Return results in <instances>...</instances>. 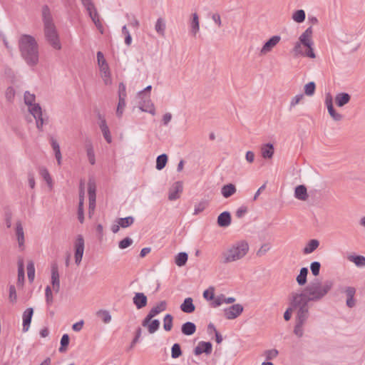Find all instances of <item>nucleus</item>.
<instances>
[{
  "label": "nucleus",
  "mask_w": 365,
  "mask_h": 365,
  "mask_svg": "<svg viewBox=\"0 0 365 365\" xmlns=\"http://www.w3.org/2000/svg\"><path fill=\"white\" fill-rule=\"evenodd\" d=\"M333 282L327 280L321 282L316 279L311 282L301 292H295L297 296H302L305 302H318L323 299L333 287Z\"/></svg>",
  "instance_id": "nucleus-1"
},
{
  "label": "nucleus",
  "mask_w": 365,
  "mask_h": 365,
  "mask_svg": "<svg viewBox=\"0 0 365 365\" xmlns=\"http://www.w3.org/2000/svg\"><path fill=\"white\" fill-rule=\"evenodd\" d=\"M21 56L30 66L38 64L39 59L38 45L32 36L22 35L19 42Z\"/></svg>",
  "instance_id": "nucleus-2"
},
{
  "label": "nucleus",
  "mask_w": 365,
  "mask_h": 365,
  "mask_svg": "<svg viewBox=\"0 0 365 365\" xmlns=\"http://www.w3.org/2000/svg\"><path fill=\"white\" fill-rule=\"evenodd\" d=\"M41 16L43 24L44 36L46 41L53 48L60 50L61 48V44L59 36L53 22L51 10L47 5L42 6Z\"/></svg>",
  "instance_id": "nucleus-3"
},
{
  "label": "nucleus",
  "mask_w": 365,
  "mask_h": 365,
  "mask_svg": "<svg viewBox=\"0 0 365 365\" xmlns=\"http://www.w3.org/2000/svg\"><path fill=\"white\" fill-rule=\"evenodd\" d=\"M249 250L250 246L247 241L235 242L221 253L220 261L225 264L239 261L247 255Z\"/></svg>",
  "instance_id": "nucleus-4"
},
{
  "label": "nucleus",
  "mask_w": 365,
  "mask_h": 365,
  "mask_svg": "<svg viewBox=\"0 0 365 365\" xmlns=\"http://www.w3.org/2000/svg\"><path fill=\"white\" fill-rule=\"evenodd\" d=\"M313 29L312 26L308 27L299 37L292 49L295 56L299 55L314 58L316 57L313 49L314 41L312 38Z\"/></svg>",
  "instance_id": "nucleus-5"
},
{
  "label": "nucleus",
  "mask_w": 365,
  "mask_h": 365,
  "mask_svg": "<svg viewBox=\"0 0 365 365\" xmlns=\"http://www.w3.org/2000/svg\"><path fill=\"white\" fill-rule=\"evenodd\" d=\"M289 301L292 308L297 310L295 322L305 324L309 316L308 303L302 296H297L295 292L290 294Z\"/></svg>",
  "instance_id": "nucleus-6"
},
{
  "label": "nucleus",
  "mask_w": 365,
  "mask_h": 365,
  "mask_svg": "<svg viewBox=\"0 0 365 365\" xmlns=\"http://www.w3.org/2000/svg\"><path fill=\"white\" fill-rule=\"evenodd\" d=\"M36 96L34 94L29 91L24 93V103L29 106V111L36 120V128L41 131L43 130V124L47 121L43 117L41 107L38 103H35Z\"/></svg>",
  "instance_id": "nucleus-7"
},
{
  "label": "nucleus",
  "mask_w": 365,
  "mask_h": 365,
  "mask_svg": "<svg viewBox=\"0 0 365 365\" xmlns=\"http://www.w3.org/2000/svg\"><path fill=\"white\" fill-rule=\"evenodd\" d=\"M75 263L79 265L84 253L85 242L81 235H78L73 242Z\"/></svg>",
  "instance_id": "nucleus-8"
},
{
  "label": "nucleus",
  "mask_w": 365,
  "mask_h": 365,
  "mask_svg": "<svg viewBox=\"0 0 365 365\" xmlns=\"http://www.w3.org/2000/svg\"><path fill=\"white\" fill-rule=\"evenodd\" d=\"M166 308L167 302L165 301H161L160 303H158L156 306H155L150 309L148 315L143 319L142 325L145 327L148 323H149L154 317H155L160 312L165 311Z\"/></svg>",
  "instance_id": "nucleus-9"
},
{
  "label": "nucleus",
  "mask_w": 365,
  "mask_h": 365,
  "mask_svg": "<svg viewBox=\"0 0 365 365\" xmlns=\"http://www.w3.org/2000/svg\"><path fill=\"white\" fill-rule=\"evenodd\" d=\"M243 306L240 304H233L223 310L226 319L232 320L237 318L243 312Z\"/></svg>",
  "instance_id": "nucleus-10"
},
{
  "label": "nucleus",
  "mask_w": 365,
  "mask_h": 365,
  "mask_svg": "<svg viewBox=\"0 0 365 365\" xmlns=\"http://www.w3.org/2000/svg\"><path fill=\"white\" fill-rule=\"evenodd\" d=\"M15 237L18 243L19 250L24 251L25 249V235L21 222L18 220L16 222Z\"/></svg>",
  "instance_id": "nucleus-11"
},
{
  "label": "nucleus",
  "mask_w": 365,
  "mask_h": 365,
  "mask_svg": "<svg viewBox=\"0 0 365 365\" xmlns=\"http://www.w3.org/2000/svg\"><path fill=\"white\" fill-rule=\"evenodd\" d=\"M325 105L327 108L329 114L334 120L340 121L343 119V115L335 110L333 106L332 96L330 93H327L326 95Z\"/></svg>",
  "instance_id": "nucleus-12"
},
{
  "label": "nucleus",
  "mask_w": 365,
  "mask_h": 365,
  "mask_svg": "<svg viewBox=\"0 0 365 365\" xmlns=\"http://www.w3.org/2000/svg\"><path fill=\"white\" fill-rule=\"evenodd\" d=\"M281 37L279 36H273L264 43L260 50V54L264 56L271 52L272 49L279 43Z\"/></svg>",
  "instance_id": "nucleus-13"
},
{
  "label": "nucleus",
  "mask_w": 365,
  "mask_h": 365,
  "mask_svg": "<svg viewBox=\"0 0 365 365\" xmlns=\"http://www.w3.org/2000/svg\"><path fill=\"white\" fill-rule=\"evenodd\" d=\"M51 284L53 290L57 293L60 289V280L58 266L53 264L51 266Z\"/></svg>",
  "instance_id": "nucleus-14"
},
{
  "label": "nucleus",
  "mask_w": 365,
  "mask_h": 365,
  "mask_svg": "<svg viewBox=\"0 0 365 365\" xmlns=\"http://www.w3.org/2000/svg\"><path fill=\"white\" fill-rule=\"evenodd\" d=\"M212 346L210 342L200 341L194 349L195 355H200L202 353L210 354L212 352Z\"/></svg>",
  "instance_id": "nucleus-15"
},
{
  "label": "nucleus",
  "mask_w": 365,
  "mask_h": 365,
  "mask_svg": "<svg viewBox=\"0 0 365 365\" xmlns=\"http://www.w3.org/2000/svg\"><path fill=\"white\" fill-rule=\"evenodd\" d=\"M34 314V309L31 307L27 308L23 313V331L29 330Z\"/></svg>",
  "instance_id": "nucleus-16"
},
{
  "label": "nucleus",
  "mask_w": 365,
  "mask_h": 365,
  "mask_svg": "<svg viewBox=\"0 0 365 365\" xmlns=\"http://www.w3.org/2000/svg\"><path fill=\"white\" fill-rule=\"evenodd\" d=\"M133 301L137 309H140L147 305L148 299L143 293L138 292L135 294Z\"/></svg>",
  "instance_id": "nucleus-17"
},
{
  "label": "nucleus",
  "mask_w": 365,
  "mask_h": 365,
  "mask_svg": "<svg viewBox=\"0 0 365 365\" xmlns=\"http://www.w3.org/2000/svg\"><path fill=\"white\" fill-rule=\"evenodd\" d=\"M99 118L101 120L100 123H99V127L103 133V135L105 140L107 141V143H110L112 142V138H111V135H110L109 128L107 125L106 121L105 118H102L101 115H99Z\"/></svg>",
  "instance_id": "nucleus-18"
},
{
  "label": "nucleus",
  "mask_w": 365,
  "mask_h": 365,
  "mask_svg": "<svg viewBox=\"0 0 365 365\" xmlns=\"http://www.w3.org/2000/svg\"><path fill=\"white\" fill-rule=\"evenodd\" d=\"M190 34L192 36H195L200 31V21L197 13L192 14V19L190 21Z\"/></svg>",
  "instance_id": "nucleus-19"
},
{
  "label": "nucleus",
  "mask_w": 365,
  "mask_h": 365,
  "mask_svg": "<svg viewBox=\"0 0 365 365\" xmlns=\"http://www.w3.org/2000/svg\"><path fill=\"white\" fill-rule=\"evenodd\" d=\"M139 108L142 111L149 113L153 115L155 114V108L150 99V96L145 97L143 103H140Z\"/></svg>",
  "instance_id": "nucleus-20"
},
{
  "label": "nucleus",
  "mask_w": 365,
  "mask_h": 365,
  "mask_svg": "<svg viewBox=\"0 0 365 365\" xmlns=\"http://www.w3.org/2000/svg\"><path fill=\"white\" fill-rule=\"evenodd\" d=\"M344 292L347 297L346 302V306L349 308L354 307L356 304V302L354 298L356 293V289L353 287H348L345 289Z\"/></svg>",
  "instance_id": "nucleus-21"
},
{
  "label": "nucleus",
  "mask_w": 365,
  "mask_h": 365,
  "mask_svg": "<svg viewBox=\"0 0 365 365\" xmlns=\"http://www.w3.org/2000/svg\"><path fill=\"white\" fill-rule=\"evenodd\" d=\"M262 157L264 159H271L274 153V148L272 144L266 143L261 146L260 148Z\"/></svg>",
  "instance_id": "nucleus-22"
},
{
  "label": "nucleus",
  "mask_w": 365,
  "mask_h": 365,
  "mask_svg": "<svg viewBox=\"0 0 365 365\" xmlns=\"http://www.w3.org/2000/svg\"><path fill=\"white\" fill-rule=\"evenodd\" d=\"M351 100V96L347 93H339L335 96V103L339 107H343Z\"/></svg>",
  "instance_id": "nucleus-23"
},
{
  "label": "nucleus",
  "mask_w": 365,
  "mask_h": 365,
  "mask_svg": "<svg viewBox=\"0 0 365 365\" xmlns=\"http://www.w3.org/2000/svg\"><path fill=\"white\" fill-rule=\"evenodd\" d=\"M231 223V215L229 212H222L217 217V224L220 227H226Z\"/></svg>",
  "instance_id": "nucleus-24"
},
{
  "label": "nucleus",
  "mask_w": 365,
  "mask_h": 365,
  "mask_svg": "<svg viewBox=\"0 0 365 365\" xmlns=\"http://www.w3.org/2000/svg\"><path fill=\"white\" fill-rule=\"evenodd\" d=\"M50 142L51 147L53 150L57 163L58 165H61L62 163V155L61 153L60 145L57 140L53 138H51Z\"/></svg>",
  "instance_id": "nucleus-25"
},
{
  "label": "nucleus",
  "mask_w": 365,
  "mask_h": 365,
  "mask_svg": "<svg viewBox=\"0 0 365 365\" xmlns=\"http://www.w3.org/2000/svg\"><path fill=\"white\" fill-rule=\"evenodd\" d=\"M180 309L185 313H192L195 309L192 299L191 297L186 298L180 305Z\"/></svg>",
  "instance_id": "nucleus-26"
},
{
  "label": "nucleus",
  "mask_w": 365,
  "mask_h": 365,
  "mask_svg": "<svg viewBox=\"0 0 365 365\" xmlns=\"http://www.w3.org/2000/svg\"><path fill=\"white\" fill-rule=\"evenodd\" d=\"M319 246V241L316 239L311 240L308 242L306 246L303 249V253L304 255H309L316 250Z\"/></svg>",
  "instance_id": "nucleus-27"
},
{
  "label": "nucleus",
  "mask_w": 365,
  "mask_h": 365,
  "mask_svg": "<svg viewBox=\"0 0 365 365\" xmlns=\"http://www.w3.org/2000/svg\"><path fill=\"white\" fill-rule=\"evenodd\" d=\"M237 191L236 187L233 184H227L222 186L221 188V193L225 198H228L234 195Z\"/></svg>",
  "instance_id": "nucleus-28"
},
{
  "label": "nucleus",
  "mask_w": 365,
  "mask_h": 365,
  "mask_svg": "<svg viewBox=\"0 0 365 365\" xmlns=\"http://www.w3.org/2000/svg\"><path fill=\"white\" fill-rule=\"evenodd\" d=\"M100 71L104 83L106 85H110L112 83V79L108 65H104L103 67L100 68Z\"/></svg>",
  "instance_id": "nucleus-29"
},
{
  "label": "nucleus",
  "mask_w": 365,
  "mask_h": 365,
  "mask_svg": "<svg viewBox=\"0 0 365 365\" xmlns=\"http://www.w3.org/2000/svg\"><path fill=\"white\" fill-rule=\"evenodd\" d=\"M181 331L185 335H192L196 331V326L193 322H187L182 325Z\"/></svg>",
  "instance_id": "nucleus-30"
},
{
  "label": "nucleus",
  "mask_w": 365,
  "mask_h": 365,
  "mask_svg": "<svg viewBox=\"0 0 365 365\" xmlns=\"http://www.w3.org/2000/svg\"><path fill=\"white\" fill-rule=\"evenodd\" d=\"M294 195L300 200H306L308 197L306 187L302 185L296 187Z\"/></svg>",
  "instance_id": "nucleus-31"
},
{
  "label": "nucleus",
  "mask_w": 365,
  "mask_h": 365,
  "mask_svg": "<svg viewBox=\"0 0 365 365\" xmlns=\"http://www.w3.org/2000/svg\"><path fill=\"white\" fill-rule=\"evenodd\" d=\"M165 21L163 18H158L155 22V30L162 37L165 36Z\"/></svg>",
  "instance_id": "nucleus-32"
},
{
  "label": "nucleus",
  "mask_w": 365,
  "mask_h": 365,
  "mask_svg": "<svg viewBox=\"0 0 365 365\" xmlns=\"http://www.w3.org/2000/svg\"><path fill=\"white\" fill-rule=\"evenodd\" d=\"M96 314L105 324H108L111 322L112 317L110 312L108 310L100 309L98 312H96Z\"/></svg>",
  "instance_id": "nucleus-33"
},
{
  "label": "nucleus",
  "mask_w": 365,
  "mask_h": 365,
  "mask_svg": "<svg viewBox=\"0 0 365 365\" xmlns=\"http://www.w3.org/2000/svg\"><path fill=\"white\" fill-rule=\"evenodd\" d=\"M307 274L308 269L307 267H302L296 278L297 282L299 286H303L307 283Z\"/></svg>",
  "instance_id": "nucleus-34"
},
{
  "label": "nucleus",
  "mask_w": 365,
  "mask_h": 365,
  "mask_svg": "<svg viewBox=\"0 0 365 365\" xmlns=\"http://www.w3.org/2000/svg\"><path fill=\"white\" fill-rule=\"evenodd\" d=\"M89 16L92 19L93 22L95 24L97 29L103 33V25L100 21L99 15L98 14L97 10L93 11V12L88 13Z\"/></svg>",
  "instance_id": "nucleus-35"
},
{
  "label": "nucleus",
  "mask_w": 365,
  "mask_h": 365,
  "mask_svg": "<svg viewBox=\"0 0 365 365\" xmlns=\"http://www.w3.org/2000/svg\"><path fill=\"white\" fill-rule=\"evenodd\" d=\"M349 260L354 262L357 267L365 266V257L361 255H351L348 257Z\"/></svg>",
  "instance_id": "nucleus-36"
},
{
  "label": "nucleus",
  "mask_w": 365,
  "mask_h": 365,
  "mask_svg": "<svg viewBox=\"0 0 365 365\" xmlns=\"http://www.w3.org/2000/svg\"><path fill=\"white\" fill-rule=\"evenodd\" d=\"M187 257L188 256L187 253L180 252L176 255L175 262L178 266L182 267L187 262Z\"/></svg>",
  "instance_id": "nucleus-37"
},
{
  "label": "nucleus",
  "mask_w": 365,
  "mask_h": 365,
  "mask_svg": "<svg viewBox=\"0 0 365 365\" xmlns=\"http://www.w3.org/2000/svg\"><path fill=\"white\" fill-rule=\"evenodd\" d=\"M168 162V156L166 154H162L158 156L156 159V169L158 170H162L165 168Z\"/></svg>",
  "instance_id": "nucleus-38"
},
{
  "label": "nucleus",
  "mask_w": 365,
  "mask_h": 365,
  "mask_svg": "<svg viewBox=\"0 0 365 365\" xmlns=\"http://www.w3.org/2000/svg\"><path fill=\"white\" fill-rule=\"evenodd\" d=\"M173 317L171 314H167L163 318V328L166 331H169L173 328Z\"/></svg>",
  "instance_id": "nucleus-39"
},
{
  "label": "nucleus",
  "mask_w": 365,
  "mask_h": 365,
  "mask_svg": "<svg viewBox=\"0 0 365 365\" xmlns=\"http://www.w3.org/2000/svg\"><path fill=\"white\" fill-rule=\"evenodd\" d=\"M134 222V218L131 216L126 217L124 218H118L117 223H118L122 228H126Z\"/></svg>",
  "instance_id": "nucleus-40"
},
{
  "label": "nucleus",
  "mask_w": 365,
  "mask_h": 365,
  "mask_svg": "<svg viewBox=\"0 0 365 365\" xmlns=\"http://www.w3.org/2000/svg\"><path fill=\"white\" fill-rule=\"evenodd\" d=\"M305 12L302 9L297 10L292 14V19L297 23H302L305 20Z\"/></svg>",
  "instance_id": "nucleus-41"
},
{
  "label": "nucleus",
  "mask_w": 365,
  "mask_h": 365,
  "mask_svg": "<svg viewBox=\"0 0 365 365\" xmlns=\"http://www.w3.org/2000/svg\"><path fill=\"white\" fill-rule=\"evenodd\" d=\"M209 203L207 200H202L195 205L194 215H198L203 212L208 206Z\"/></svg>",
  "instance_id": "nucleus-42"
},
{
  "label": "nucleus",
  "mask_w": 365,
  "mask_h": 365,
  "mask_svg": "<svg viewBox=\"0 0 365 365\" xmlns=\"http://www.w3.org/2000/svg\"><path fill=\"white\" fill-rule=\"evenodd\" d=\"M146 327H148V332L150 334H153L159 329L160 322L158 319L150 320Z\"/></svg>",
  "instance_id": "nucleus-43"
},
{
  "label": "nucleus",
  "mask_w": 365,
  "mask_h": 365,
  "mask_svg": "<svg viewBox=\"0 0 365 365\" xmlns=\"http://www.w3.org/2000/svg\"><path fill=\"white\" fill-rule=\"evenodd\" d=\"M39 174L44 179V180L47 182L48 185H51L52 183V179L48 171V170L44 168L41 167L39 168Z\"/></svg>",
  "instance_id": "nucleus-44"
},
{
  "label": "nucleus",
  "mask_w": 365,
  "mask_h": 365,
  "mask_svg": "<svg viewBox=\"0 0 365 365\" xmlns=\"http://www.w3.org/2000/svg\"><path fill=\"white\" fill-rule=\"evenodd\" d=\"M125 108V98H119L118 103L116 109V115L118 118H121Z\"/></svg>",
  "instance_id": "nucleus-45"
},
{
  "label": "nucleus",
  "mask_w": 365,
  "mask_h": 365,
  "mask_svg": "<svg viewBox=\"0 0 365 365\" xmlns=\"http://www.w3.org/2000/svg\"><path fill=\"white\" fill-rule=\"evenodd\" d=\"M316 85L314 82L312 81L304 86V93L308 96H312L314 94Z\"/></svg>",
  "instance_id": "nucleus-46"
},
{
  "label": "nucleus",
  "mask_w": 365,
  "mask_h": 365,
  "mask_svg": "<svg viewBox=\"0 0 365 365\" xmlns=\"http://www.w3.org/2000/svg\"><path fill=\"white\" fill-rule=\"evenodd\" d=\"M27 275L29 280L31 282L35 277V267L33 262H29L27 264Z\"/></svg>",
  "instance_id": "nucleus-47"
},
{
  "label": "nucleus",
  "mask_w": 365,
  "mask_h": 365,
  "mask_svg": "<svg viewBox=\"0 0 365 365\" xmlns=\"http://www.w3.org/2000/svg\"><path fill=\"white\" fill-rule=\"evenodd\" d=\"M305 324L296 323L294 327V334L298 337L301 338L304 335V325Z\"/></svg>",
  "instance_id": "nucleus-48"
},
{
  "label": "nucleus",
  "mask_w": 365,
  "mask_h": 365,
  "mask_svg": "<svg viewBox=\"0 0 365 365\" xmlns=\"http://www.w3.org/2000/svg\"><path fill=\"white\" fill-rule=\"evenodd\" d=\"M68 344H69V336L67 334H65L62 336L61 339V346L59 348V351L61 353L66 351V347L68 345Z\"/></svg>",
  "instance_id": "nucleus-49"
},
{
  "label": "nucleus",
  "mask_w": 365,
  "mask_h": 365,
  "mask_svg": "<svg viewBox=\"0 0 365 365\" xmlns=\"http://www.w3.org/2000/svg\"><path fill=\"white\" fill-rule=\"evenodd\" d=\"M182 355L180 346L178 344H174L171 349V356L173 359H177Z\"/></svg>",
  "instance_id": "nucleus-50"
},
{
  "label": "nucleus",
  "mask_w": 365,
  "mask_h": 365,
  "mask_svg": "<svg viewBox=\"0 0 365 365\" xmlns=\"http://www.w3.org/2000/svg\"><path fill=\"white\" fill-rule=\"evenodd\" d=\"M45 297L46 304L48 306L51 305L53 302V299L51 288L49 286H47L45 289Z\"/></svg>",
  "instance_id": "nucleus-51"
},
{
  "label": "nucleus",
  "mask_w": 365,
  "mask_h": 365,
  "mask_svg": "<svg viewBox=\"0 0 365 365\" xmlns=\"http://www.w3.org/2000/svg\"><path fill=\"white\" fill-rule=\"evenodd\" d=\"M304 98L303 94H298L293 97L289 103V110H292L293 108H294L297 104L300 103V101Z\"/></svg>",
  "instance_id": "nucleus-52"
},
{
  "label": "nucleus",
  "mask_w": 365,
  "mask_h": 365,
  "mask_svg": "<svg viewBox=\"0 0 365 365\" xmlns=\"http://www.w3.org/2000/svg\"><path fill=\"white\" fill-rule=\"evenodd\" d=\"M122 34L125 36V43L127 46H130L132 43V37L126 26H123Z\"/></svg>",
  "instance_id": "nucleus-53"
},
{
  "label": "nucleus",
  "mask_w": 365,
  "mask_h": 365,
  "mask_svg": "<svg viewBox=\"0 0 365 365\" xmlns=\"http://www.w3.org/2000/svg\"><path fill=\"white\" fill-rule=\"evenodd\" d=\"M84 7L86 9L88 13L93 12L96 10L92 0H81Z\"/></svg>",
  "instance_id": "nucleus-54"
},
{
  "label": "nucleus",
  "mask_w": 365,
  "mask_h": 365,
  "mask_svg": "<svg viewBox=\"0 0 365 365\" xmlns=\"http://www.w3.org/2000/svg\"><path fill=\"white\" fill-rule=\"evenodd\" d=\"M84 7L86 9L88 13L93 12L96 10L92 0H81Z\"/></svg>",
  "instance_id": "nucleus-55"
},
{
  "label": "nucleus",
  "mask_w": 365,
  "mask_h": 365,
  "mask_svg": "<svg viewBox=\"0 0 365 365\" xmlns=\"http://www.w3.org/2000/svg\"><path fill=\"white\" fill-rule=\"evenodd\" d=\"M279 354L277 349H269L264 351V356L267 360H272L275 359Z\"/></svg>",
  "instance_id": "nucleus-56"
},
{
  "label": "nucleus",
  "mask_w": 365,
  "mask_h": 365,
  "mask_svg": "<svg viewBox=\"0 0 365 365\" xmlns=\"http://www.w3.org/2000/svg\"><path fill=\"white\" fill-rule=\"evenodd\" d=\"M321 264L319 262H313L311 263L310 269L314 276L317 277L319 274Z\"/></svg>",
  "instance_id": "nucleus-57"
},
{
  "label": "nucleus",
  "mask_w": 365,
  "mask_h": 365,
  "mask_svg": "<svg viewBox=\"0 0 365 365\" xmlns=\"http://www.w3.org/2000/svg\"><path fill=\"white\" fill-rule=\"evenodd\" d=\"M89 198V207H88V215L89 217H91L92 215L94 212L96 207V197L90 196Z\"/></svg>",
  "instance_id": "nucleus-58"
},
{
  "label": "nucleus",
  "mask_w": 365,
  "mask_h": 365,
  "mask_svg": "<svg viewBox=\"0 0 365 365\" xmlns=\"http://www.w3.org/2000/svg\"><path fill=\"white\" fill-rule=\"evenodd\" d=\"M133 244V240L130 237H125L121 241H120L118 244V247L120 249L123 250L129 246H130Z\"/></svg>",
  "instance_id": "nucleus-59"
},
{
  "label": "nucleus",
  "mask_w": 365,
  "mask_h": 365,
  "mask_svg": "<svg viewBox=\"0 0 365 365\" xmlns=\"http://www.w3.org/2000/svg\"><path fill=\"white\" fill-rule=\"evenodd\" d=\"M125 16H126L127 19L130 21V26L135 27V28L139 27L140 22L134 15H130V14H127Z\"/></svg>",
  "instance_id": "nucleus-60"
},
{
  "label": "nucleus",
  "mask_w": 365,
  "mask_h": 365,
  "mask_svg": "<svg viewBox=\"0 0 365 365\" xmlns=\"http://www.w3.org/2000/svg\"><path fill=\"white\" fill-rule=\"evenodd\" d=\"M96 184L95 182L90 180L88 183V197L90 196H96Z\"/></svg>",
  "instance_id": "nucleus-61"
},
{
  "label": "nucleus",
  "mask_w": 365,
  "mask_h": 365,
  "mask_svg": "<svg viewBox=\"0 0 365 365\" xmlns=\"http://www.w3.org/2000/svg\"><path fill=\"white\" fill-rule=\"evenodd\" d=\"M141 333H142L141 328L138 327L135 331V336L130 344V349H133L135 346V345L138 342V341L140 338V336H141Z\"/></svg>",
  "instance_id": "nucleus-62"
},
{
  "label": "nucleus",
  "mask_w": 365,
  "mask_h": 365,
  "mask_svg": "<svg viewBox=\"0 0 365 365\" xmlns=\"http://www.w3.org/2000/svg\"><path fill=\"white\" fill-rule=\"evenodd\" d=\"M87 155H88V158L90 163L91 165H94L95 162H96V159H95L94 150H93L92 146H89L87 148Z\"/></svg>",
  "instance_id": "nucleus-63"
},
{
  "label": "nucleus",
  "mask_w": 365,
  "mask_h": 365,
  "mask_svg": "<svg viewBox=\"0 0 365 365\" xmlns=\"http://www.w3.org/2000/svg\"><path fill=\"white\" fill-rule=\"evenodd\" d=\"M97 61L99 68L103 67L104 65L108 66V63L104 58V56L101 51L97 52Z\"/></svg>",
  "instance_id": "nucleus-64"
}]
</instances>
